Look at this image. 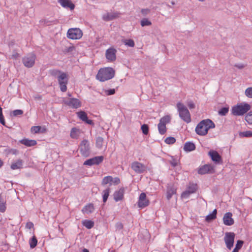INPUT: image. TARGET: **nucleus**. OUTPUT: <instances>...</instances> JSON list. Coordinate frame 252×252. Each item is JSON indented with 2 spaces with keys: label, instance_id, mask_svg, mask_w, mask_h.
I'll return each mask as SVG.
<instances>
[{
  "label": "nucleus",
  "instance_id": "nucleus-32",
  "mask_svg": "<svg viewBox=\"0 0 252 252\" xmlns=\"http://www.w3.org/2000/svg\"><path fill=\"white\" fill-rule=\"evenodd\" d=\"M82 223L87 229H91L94 226V222L91 220H85L83 221Z\"/></svg>",
  "mask_w": 252,
  "mask_h": 252
},
{
  "label": "nucleus",
  "instance_id": "nucleus-2",
  "mask_svg": "<svg viewBox=\"0 0 252 252\" xmlns=\"http://www.w3.org/2000/svg\"><path fill=\"white\" fill-rule=\"evenodd\" d=\"M215 127V124L210 119L201 121L196 126L195 131L199 135L204 136L207 134L208 130Z\"/></svg>",
  "mask_w": 252,
  "mask_h": 252
},
{
  "label": "nucleus",
  "instance_id": "nucleus-14",
  "mask_svg": "<svg viewBox=\"0 0 252 252\" xmlns=\"http://www.w3.org/2000/svg\"><path fill=\"white\" fill-rule=\"evenodd\" d=\"M104 158L103 156H97L93 158L86 160L84 162V165L92 166L93 165H98L101 163L103 160Z\"/></svg>",
  "mask_w": 252,
  "mask_h": 252
},
{
  "label": "nucleus",
  "instance_id": "nucleus-26",
  "mask_svg": "<svg viewBox=\"0 0 252 252\" xmlns=\"http://www.w3.org/2000/svg\"><path fill=\"white\" fill-rule=\"evenodd\" d=\"M195 149V144L191 142H187L184 146V150L186 152H191Z\"/></svg>",
  "mask_w": 252,
  "mask_h": 252
},
{
  "label": "nucleus",
  "instance_id": "nucleus-9",
  "mask_svg": "<svg viewBox=\"0 0 252 252\" xmlns=\"http://www.w3.org/2000/svg\"><path fill=\"white\" fill-rule=\"evenodd\" d=\"M197 189V186L196 184L189 183L187 189L181 194V197L184 199L188 198L190 194L196 192Z\"/></svg>",
  "mask_w": 252,
  "mask_h": 252
},
{
  "label": "nucleus",
  "instance_id": "nucleus-6",
  "mask_svg": "<svg viewBox=\"0 0 252 252\" xmlns=\"http://www.w3.org/2000/svg\"><path fill=\"white\" fill-rule=\"evenodd\" d=\"M121 182L120 179L119 177H113L111 176H107L104 177L101 182V185L102 186H106L108 185L110 187L112 185L117 186Z\"/></svg>",
  "mask_w": 252,
  "mask_h": 252
},
{
  "label": "nucleus",
  "instance_id": "nucleus-4",
  "mask_svg": "<svg viewBox=\"0 0 252 252\" xmlns=\"http://www.w3.org/2000/svg\"><path fill=\"white\" fill-rule=\"evenodd\" d=\"M177 108L179 112V117L187 123L191 122V117L189 111L186 106L181 102L177 104Z\"/></svg>",
  "mask_w": 252,
  "mask_h": 252
},
{
  "label": "nucleus",
  "instance_id": "nucleus-48",
  "mask_svg": "<svg viewBox=\"0 0 252 252\" xmlns=\"http://www.w3.org/2000/svg\"><path fill=\"white\" fill-rule=\"evenodd\" d=\"M23 114V111L22 110L17 109L12 111V115L13 116L16 117L19 115H22Z\"/></svg>",
  "mask_w": 252,
  "mask_h": 252
},
{
  "label": "nucleus",
  "instance_id": "nucleus-28",
  "mask_svg": "<svg viewBox=\"0 0 252 252\" xmlns=\"http://www.w3.org/2000/svg\"><path fill=\"white\" fill-rule=\"evenodd\" d=\"M217 209H214L213 211L206 216L205 220L207 222H210L211 220H215L217 217Z\"/></svg>",
  "mask_w": 252,
  "mask_h": 252
},
{
  "label": "nucleus",
  "instance_id": "nucleus-63",
  "mask_svg": "<svg viewBox=\"0 0 252 252\" xmlns=\"http://www.w3.org/2000/svg\"><path fill=\"white\" fill-rule=\"evenodd\" d=\"M45 131H46V128H43L41 130H40V132H44Z\"/></svg>",
  "mask_w": 252,
  "mask_h": 252
},
{
  "label": "nucleus",
  "instance_id": "nucleus-58",
  "mask_svg": "<svg viewBox=\"0 0 252 252\" xmlns=\"http://www.w3.org/2000/svg\"><path fill=\"white\" fill-rule=\"evenodd\" d=\"M18 56V55L17 54H16L15 55H13L12 56V59H16L17 57Z\"/></svg>",
  "mask_w": 252,
  "mask_h": 252
},
{
  "label": "nucleus",
  "instance_id": "nucleus-45",
  "mask_svg": "<svg viewBox=\"0 0 252 252\" xmlns=\"http://www.w3.org/2000/svg\"><path fill=\"white\" fill-rule=\"evenodd\" d=\"M246 121L250 125H252V112H250L245 117Z\"/></svg>",
  "mask_w": 252,
  "mask_h": 252
},
{
  "label": "nucleus",
  "instance_id": "nucleus-1",
  "mask_svg": "<svg viewBox=\"0 0 252 252\" xmlns=\"http://www.w3.org/2000/svg\"><path fill=\"white\" fill-rule=\"evenodd\" d=\"M50 74L57 78L60 89L62 92H65L67 90V84L68 82V78L66 73L58 69H51L49 71Z\"/></svg>",
  "mask_w": 252,
  "mask_h": 252
},
{
  "label": "nucleus",
  "instance_id": "nucleus-51",
  "mask_svg": "<svg viewBox=\"0 0 252 252\" xmlns=\"http://www.w3.org/2000/svg\"><path fill=\"white\" fill-rule=\"evenodd\" d=\"M170 164L173 167H175L178 165V161L176 159H173L170 161Z\"/></svg>",
  "mask_w": 252,
  "mask_h": 252
},
{
  "label": "nucleus",
  "instance_id": "nucleus-36",
  "mask_svg": "<svg viewBox=\"0 0 252 252\" xmlns=\"http://www.w3.org/2000/svg\"><path fill=\"white\" fill-rule=\"evenodd\" d=\"M241 137H252V131L251 130H247L243 132H240L239 133Z\"/></svg>",
  "mask_w": 252,
  "mask_h": 252
},
{
  "label": "nucleus",
  "instance_id": "nucleus-34",
  "mask_svg": "<svg viewBox=\"0 0 252 252\" xmlns=\"http://www.w3.org/2000/svg\"><path fill=\"white\" fill-rule=\"evenodd\" d=\"M158 127L159 133L161 135H163L166 133L167 131L166 126L158 123Z\"/></svg>",
  "mask_w": 252,
  "mask_h": 252
},
{
  "label": "nucleus",
  "instance_id": "nucleus-21",
  "mask_svg": "<svg viewBox=\"0 0 252 252\" xmlns=\"http://www.w3.org/2000/svg\"><path fill=\"white\" fill-rule=\"evenodd\" d=\"M58 2L64 8H69L71 10H73L74 8L75 5L70 0H58Z\"/></svg>",
  "mask_w": 252,
  "mask_h": 252
},
{
  "label": "nucleus",
  "instance_id": "nucleus-42",
  "mask_svg": "<svg viewBox=\"0 0 252 252\" xmlns=\"http://www.w3.org/2000/svg\"><path fill=\"white\" fill-rule=\"evenodd\" d=\"M103 143V138L101 137H98L96 140V145L97 148H101Z\"/></svg>",
  "mask_w": 252,
  "mask_h": 252
},
{
  "label": "nucleus",
  "instance_id": "nucleus-56",
  "mask_svg": "<svg viewBox=\"0 0 252 252\" xmlns=\"http://www.w3.org/2000/svg\"><path fill=\"white\" fill-rule=\"evenodd\" d=\"M33 227V224L32 222H27L26 224V227L29 229H31Z\"/></svg>",
  "mask_w": 252,
  "mask_h": 252
},
{
  "label": "nucleus",
  "instance_id": "nucleus-57",
  "mask_svg": "<svg viewBox=\"0 0 252 252\" xmlns=\"http://www.w3.org/2000/svg\"><path fill=\"white\" fill-rule=\"evenodd\" d=\"M234 66L239 69H242L245 66V65L242 63L235 64Z\"/></svg>",
  "mask_w": 252,
  "mask_h": 252
},
{
  "label": "nucleus",
  "instance_id": "nucleus-29",
  "mask_svg": "<svg viewBox=\"0 0 252 252\" xmlns=\"http://www.w3.org/2000/svg\"><path fill=\"white\" fill-rule=\"evenodd\" d=\"M110 191V188L109 187H108L102 191L103 202L104 203H105L107 200Z\"/></svg>",
  "mask_w": 252,
  "mask_h": 252
},
{
  "label": "nucleus",
  "instance_id": "nucleus-30",
  "mask_svg": "<svg viewBox=\"0 0 252 252\" xmlns=\"http://www.w3.org/2000/svg\"><path fill=\"white\" fill-rule=\"evenodd\" d=\"M171 121V117L169 115H166L163 117H162L159 120V124L162 125H164L165 126L166 124L169 123Z\"/></svg>",
  "mask_w": 252,
  "mask_h": 252
},
{
  "label": "nucleus",
  "instance_id": "nucleus-38",
  "mask_svg": "<svg viewBox=\"0 0 252 252\" xmlns=\"http://www.w3.org/2000/svg\"><path fill=\"white\" fill-rule=\"evenodd\" d=\"M30 247L32 249H33L36 247L37 243V240L36 238V237L34 236H33L29 241Z\"/></svg>",
  "mask_w": 252,
  "mask_h": 252
},
{
  "label": "nucleus",
  "instance_id": "nucleus-59",
  "mask_svg": "<svg viewBox=\"0 0 252 252\" xmlns=\"http://www.w3.org/2000/svg\"><path fill=\"white\" fill-rule=\"evenodd\" d=\"M35 99H40L41 98V96L40 95H37L35 97Z\"/></svg>",
  "mask_w": 252,
  "mask_h": 252
},
{
  "label": "nucleus",
  "instance_id": "nucleus-24",
  "mask_svg": "<svg viewBox=\"0 0 252 252\" xmlns=\"http://www.w3.org/2000/svg\"><path fill=\"white\" fill-rule=\"evenodd\" d=\"M23 160L19 159L11 163L10 168L12 170L20 169L23 168Z\"/></svg>",
  "mask_w": 252,
  "mask_h": 252
},
{
  "label": "nucleus",
  "instance_id": "nucleus-18",
  "mask_svg": "<svg viewBox=\"0 0 252 252\" xmlns=\"http://www.w3.org/2000/svg\"><path fill=\"white\" fill-rule=\"evenodd\" d=\"M125 189L121 188L118 190H116L113 194V198L116 202L122 200L124 197Z\"/></svg>",
  "mask_w": 252,
  "mask_h": 252
},
{
  "label": "nucleus",
  "instance_id": "nucleus-64",
  "mask_svg": "<svg viewBox=\"0 0 252 252\" xmlns=\"http://www.w3.org/2000/svg\"><path fill=\"white\" fill-rule=\"evenodd\" d=\"M67 95L69 97V98H71V94L69 93H67Z\"/></svg>",
  "mask_w": 252,
  "mask_h": 252
},
{
  "label": "nucleus",
  "instance_id": "nucleus-5",
  "mask_svg": "<svg viewBox=\"0 0 252 252\" xmlns=\"http://www.w3.org/2000/svg\"><path fill=\"white\" fill-rule=\"evenodd\" d=\"M251 109L250 104L246 103H241L234 106L231 109L233 115L235 116H242L247 113Z\"/></svg>",
  "mask_w": 252,
  "mask_h": 252
},
{
  "label": "nucleus",
  "instance_id": "nucleus-60",
  "mask_svg": "<svg viewBox=\"0 0 252 252\" xmlns=\"http://www.w3.org/2000/svg\"><path fill=\"white\" fill-rule=\"evenodd\" d=\"M3 165V161L1 160V159H0V168L1 167H2Z\"/></svg>",
  "mask_w": 252,
  "mask_h": 252
},
{
  "label": "nucleus",
  "instance_id": "nucleus-22",
  "mask_svg": "<svg viewBox=\"0 0 252 252\" xmlns=\"http://www.w3.org/2000/svg\"><path fill=\"white\" fill-rule=\"evenodd\" d=\"M119 13L118 12H107L102 16V19L105 21H111L118 17H119Z\"/></svg>",
  "mask_w": 252,
  "mask_h": 252
},
{
  "label": "nucleus",
  "instance_id": "nucleus-49",
  "mask_svg": "<svg viewBox=\"0 0 252 252\" xmlns=\"http://www.w3.org/2000/svg\"><path fill=\"white\" fill-rule=\"evenodd\" d=\"M245 94L249 98H252V87L247 88L245 91Z\"/></svg>",
  "mask_w": 252,
  "mask_h": 252
},
{
  "label": "nucleus",
  "instance_id": "nucleus-53",
  "mask_svg": "<svg viewBox=\"0 0 252 252\" xmlns=\"http://www.w3.org/2000/svg\"><path fill=\"white\" fill-rule=\"evenodd\" d=\"M0 123L3 126H5V122L4 121V116H3V114L1 115H0Z\"/></svg>",
  "mask_w": 252,
  "mask_h": 252
},
{
  "label": "nucleus",
  "instance_id": "nucleus-54",
  "mask_svg": "<svg viewBox=\"0 0 252 252\" xmlns=\"http://www.w3.org/2000/svg\"><path fill=\"white\" fill-rule=\"evenodd\" d=\"M115 91L114 89H110L106 91L107 95H112L115 94Z\"/></svg>",
  "mask_w": 252,
  "mask_h": 252
},
{
  "label": "nucleus",
  "instance_id": "nucleus-7",
  "mask_svg": "<svg viewBox=\"0 0 252 252\" xmlns=\"http://www.w3.org/2000/svg\"><path fill=\"white\" fill-rule=\"evenodd\" d=\"M35 59V55L33 53H30L23 58L22 62L26 67L30 68L34 65Z\"/></svg>",
  "mask_w": 252,
  "mask_h": 252
},
{
  "label": "nucleus",
  "instance_id": "nucleus-19",
  "mask_svg": "<svg viewBox=\"0 0 252 252\" xmlns=\"http://www.w3.org/2000/svg\"><path fill=\"white\" fill-rule=\"evenodd\" d=\"M232 214L230 212L226 213L223 217V223L225 225L230 226L234 224V220L232 218Z\"/></svg>",
  "mask_w": 252,
  "mask_h": 252
},
{
  "label": "nucleus",
  "instance_id": "nucleus-55",
  "mask_svg": "<svg viewBox=\"0 0 252 252\" xmlns=\"http://www.w3.org/2000/svg\"><path fill=\"white\" fill-rule=\"evenodd\" d=\"M188 107L189 109H193L195 107L194 103L192 101H189L188 103Z\"/></svg>",
  "mask_w": 252,
  "mask_h": 252
},
{
  "label": "nucleus",
  "instance_id": "nucleus-61",
  "mask_svg": "<svg viewBox=\"0 0 252 252\" xmlns=\"http://www.w3.org/2000/svg\"><path fill=\"white\" fill-rule=\"evenodd\" d=\"M82 252H89V251L88 249L84 248L83 249Z\"/></svg>",
  "mask_w": 252,
  "mask_h": 252
},
{
  "label": "nucleus",
  "instance_id": "nucleus-47",
  "mask_svg": "<svg viewBox=\"0 0 252 252\" xmlns=\"http://www.w3.org/2000/svg\"><path fill=\"white\" fill-rule=\"evenodd\" d=\"M141 128L143 134H144L145 135H147L148 133L149 127L148 125L144 124L141 126Z\"/></svg>",
  "mask_w": 252,
  "mask_h": 252
},
{
  "label": "nucleus",
  "instance_id": "nucleus-50",
  "mask_svg": "<svg viewBox=\"0 0 252 252\" xmlns=\"http://www.w3.org/2000/svg\"><path fill=\"white\" fill-rule=\"evenodd\" d=\"M151 10L148 8L142 9L141 12L143 16H146L150 13Z\"/></svg>",
  "mask_w": 252,
  "mask_h": 252
},
{
  "label": "nucleus",
  "instance_id": "nucleus-33",
  "mask_svg": "<svg viewBox=\"0 0 252 252\" xmlns=\"http://www.w3.org/2000/svg\"><path fill=\"white\" fill-rule=\"evenodd\" d=\"M70 136L72 138L77 139L79 136V129L73 127L71 129Z\"/></svg>",
  "mask_w": 252,
  "mask_h": 252
},
{
  "label": "nucleus",
  "instance_id": "nucleus-13",
  "mask_svg": "<svg viewBox=\"0 0 252 252\" xmlns=\"http://www.w3.org/2000/svg\"><path fill=\"white\" fill-rule=\"evenodd\" d=\"M132 169L137 174L144 173L146 170V166L138 161H134L131 164Z\"/></svg>",
  "mask_w": 252,
  "mask_h": 252
},
{
  "label": "nucleus",
  "instance_id": "nucleus-40",
  "mask_svg": "<svg viewBox=\"0 0 252 252\" xmlns=\"http://www.w3.org/2000/svg\"><path fill=\"white\" fill-rule=\"evenodd\" d=\"M229 111L228 107H224L221 108L218 111V113L220 116H225L226 115Z\"/></svg>",
  "mask_w": 252,
  "mask_h": 252
},
{
  "label": "nucleus",
  "instance_id": "nucleus-41",
  "mask_svg": "<svg viewBox=\"0 0 252 252\" xmlns=\"http://www.w3.org/2000/svg\"><path fill=\"white\" fill-rule=\"evenodd\" d=\"M140 24L142 27L148 26L152 25V23L147 18H143L141 20Z\"/></svg>",
  "mask_w": 252,
  "mask_h": 252
},
{
  "label": "nucleus",
  "instance_id": "nucleus-23",
  "mask_svg": "<svg viewBox=\"0 0 252 252\" xmlns=\"http://www.w3.org/2000/svg\"><path fill=\"white\" fill-rule=\"evenodd\" d=\"M213 169V167L211 165L205 164L198 169V173L201 175L205 174L211 172Z\"/></svg>",
  "mask_w": 252,
  "mask_h": 252
},
{
  "label": "nucleus",
  "instance_id": "nucleus-39",
  "mask_svg": "<svg viewBox=\"0 0 252 252\" xmlns=\"http://www.w3.org/2000/svg\"><path fill=\"white\" fill-rule=\"evenodd\" d=\"M123 42L125 44V45L130 47H133L135 45L134 41L130 39H124L123 40Z\"/></svg>",
  "mask_w": 252,
  "mask_h": 252
},
{
  "label": "nucleus",
  "instance_id": "nucleus-52",
  "mask_svg": "<svg viewBox=\"0 0 252 252\" xmlns=\"http://www.w3.org/2000/svg\"><path fill=\"white\" fill-rule=\"evenodd\" d=\"M117 229L121 230L123 228V225L121 222H118L116 224Z\"/></svg>",
  "mask_w": 252,
  "mask_h": 252
},
{
  "label": "nucleus",
  "instance_id": "nucleus-12",
  "mask_svg": "<svg viewBox=\"0 0 252 252\" xmlns=\"http://www.w3.org/2000/svg\"><path fill=\"white\" fill-rule=\"evenodd\" d=\"M80 151L82 155L84 157H87L89 156L90 146L89 142L87 140H83L80 145Z\"/></svg>",
  "mask_w": 252,
  "mask_h": 252
},
{
  "label": "nucleus",
  "instance_id": "nucleus-16",
  "mask_svg": "<svg viewBox=\"0 0 252 252\" xmlns=\"http://www.w3.org/2000/svg\"><path fill=\"white\" fill-rule=\"evenodd\" d=\"M76 114L79 119L83 122L92 126L94 125L93 121L91 120L88 119L87 114L85 112L83 111H80L77 112Z\"/></svg>",
  "mask_w": 252,
  "mask_h": 252
},
{
  "label": "nucleus",
  "instance_id": "nucleus-37",
  "mask_svg": "<svg viewBox=\"0 0 252 252\" xmlns=\"http://www.w3.org/2000/svg\"><path fill=\"white\" fill-rule=\"evenodd\" d=\"M244 242L242 240H238L237 242V244L235 246V248L232 251V252H238V251L241 249L242 247L243 244Z\"/></svg>",
  "mask_w": 252,
  "mask_h": 252
},
{
  "label": "nucleus",
  "instance_id": "nucleus-43",
  "mask_svg": "<svg viewBox=\"0 0 252 252\" xmlns=\"http://www.w3.org/2000/svg\"><path fill=\"white\" fill-rule=\"evenodd\" d=\"M1 196L0 194V212H4L6 210L5 202L1 201Z\"/></svg>",
  "mask_w": 252,
  "mask_h": 252
},
{
  "label": "nucleus",
  "instance_id": "nucleus-46",
  "mask_svg": "<svg viewBox=\"0 0 252 252\" xmlns=\"http://www.w3.org/2000/svg\"><path fill=\"white\" fill-rule=\"evenodd\" d=\"M41 129L40 126H33L31 128V131L34 133H37L40 132Z\"/></svg>",
  "mask_w": 252,
  "mask_h": 252
},
{
  "label": "nucleus",
  "instance_id": "nucleus-15",
  "mask_svg": "<svg viewBox=\"0 0 252 252\" xmlns=\"http://www.w3.org/2000/svg\"><path fill=\"white\" fill-rule=\"evenodd\" d=\"M149 204V200L146 198V194L144 192H142L139 197L137 202V205L140 209L144 208L148 206Z\"/></svg>",
  "mask_w": 252,
  "mask_h": 252
},
{
  "label": "nucleus",
  "instance_id": "nucleus-27",
  "mask_svg": "<svg viewBox=\"0 0 252 252\" xmlns=\"http://www.w3.org/2000/svg\"><path fill=\"white\" fill-rule=\"evenodd\" d=\"M20 143L28 147H31L35 145L37 142L34 140H30L28 139H23L21 140Z\"/></svg>",
  "mask_w": 252,
  "mask_h": 252
},
{
  "label": "nucleus",
  "instance_id": "nucleus-11",
  "mask_svg": "<svg viewBox=\"0 0 252 252\" xmlns=\"http://www.w3.org/2000/svg\"><path fill=\"white\" fill-rule=\"evenodd\" d=\"M63 102L72 108L77 109L81 106V101L78 99L75 98H64L63 100Z\"/></svg>",
  "mask_w": 252,
  "mask_h": 252
},
{
  "label": "nucleus",
  "instance_id": "nucleus-17",
  "mask_svg": "<svg viewBox=\"0 0 252 252\" xmlns=\"http://www.w3.org/2000/svg\"><path fill=\"white\" fill-rule=\"evenodd\" d=\"M117 50L114 48H110L106 51L105 56L106 59L110 62H113L116 59Z\"/></svg>",
  "mask_w": 252,
  "mask_h": 252
},
{
  "label": "nucleus",
  "instance_id": "nucleus-8",
  "mask_svg": "<svg viewBox=\"0 0 252 252\" xmlns=\"http://www.w3.org/2000/svg\"><path fill=\"white\" fill-rule=\"evenodd\" d=\"M83 35L82 32L78 28L69 29L67 33V37L71 39H79Z\"/></svg>",
  "mask_w": 252,
  "mask_h": 252
},
{
  "label": "nucleus",
  "instance_id": "nucleus-31",
  "mask_svg": "<svg viewBox=\"0 0 252 252\" xmlns=\"http://www.w3.org/2000/svg\"><path fill=\"white\" fill-rule=\"evenodd\" d=\"M4 153L7 156L10 155H17L18 151L15 149L7 148L4 150Z\"/></svg>",
  "mask_w": 252,
  "mask_h": 252
},
{
  "label": "nucleus",
  "instance_id": "nucleus-44",
  "mask_svg": "<svg viewBox=\"0 0 252 252\" xmlns=\"http://www.w3.org/2000/svg\"><path fill=\"white\" fill-rule=\"evenodd\" d=\"M175 141L176 139L173 137H168L164 140V142L167 144H173Z\"/></svg>",
  "mask_w": 252,
  "mask_h": 252
},
{
  "label": "nucleus",
  "instance_id": "nucleus-62",
  "mask_svg": "<svg viewBox=\"0 0 252 252\" xmlns=\"http://www.w3.org/2000/svg\"><path fill=\"white\" fill-rule=\"evenodd\" d=\"M2 115V108L0 106V115Z\"/></svg>",
  "mask_w": 252,
  "mask_h": 252
},
{
  "label": "nucleus",
  "instance_id": "nucleus-10",
  "mask_svg": "<svg viewBox=\"0 0 252 252\" xmlns=\"http://www.w3.org/2000/svg\"><path fill=\"white\" fill-rule=\"evenodd\" d=\"M235 236V235L233 232H230L225 233L224 241L226 248L229 250H231L233 247Z\"/></svg>",
  "mask_w": 252,
  "mask_h": 252
},
{
  "label": "nucleus",
  "instance_id": "nucleus-35",
  "mask_svg": "<svg viewBox=\"0 0 252 252\" xmlns=\"http://www.w3.org/2000/svg\"><path fill=\"white\" fill-rule=\"evenodd\" d=\"M176 193V189L173 188H168L167 191V199L170 200L173 194Z\"/></svg>",
  "mask_w": 252,
  "mask_h": 252
},
{
  "label": "nucleus",
  "instance_id": "nucleus-20",
  "mask_svg": "<svg viewBox=\"0 0 252 252\" xmlns=\"http://www.w3.org/2000/svg\"><path fill=\"white\" fill-rule=\"evenodd\" d=\"M208 154L213 161L217 163H220L221 161V158L217 151L211 150L209 152Z\"/></svg>",
  "mask_w": 252,
  "mask_h": 252
},
{
  "label": "nucleus",
  "instance_id": "nucleus-3",
  "mask_svg": "<svg viewBox=\"0 0 252 252\" xmlns=\"http://www.w3.org/2000/svg\"><path fill=\"white\" fill-rule=\"evenodd\" d=\"M115 75V71L111 67H105L100 68L96 78L101 82H104L113 78Z\"/></svg>",
  "mask_w": 252,
  "mask_h": 252
},
{
  "label": "nucleus",
  "instance_id": "nucleus-25",
  "mask_svg": "<svg viewBox=\"0 0 252 252\" xmlns=\"http://www.w3.org/2000/svg\"><path fill=\"white\" fill-rule=\"evenodd\" d=\"M94 211V207L92 203H89L85 205L82 209V212L83 214H91Z\"/></svg>",
  "mask_w": 252,
  "mask_h": 252
}]
</instances>
